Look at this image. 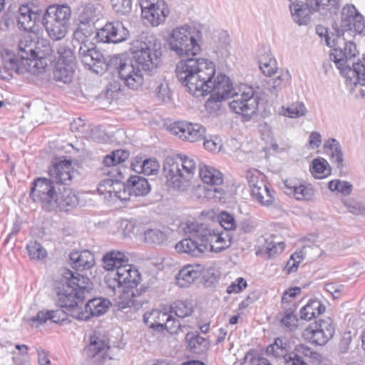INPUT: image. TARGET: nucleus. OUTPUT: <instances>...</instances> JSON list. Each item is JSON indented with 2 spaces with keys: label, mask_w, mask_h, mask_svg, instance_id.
Instances as JSON below:
<instances>
[{
  "label": "nucleus",
  "mask_w": 365,
  "mask_h": 365,
  "mask_svg": "<svg viewBox=\"0 0 365 365\" xmlns=\"http://www.w3.org/2000/svg\"><path fill=\"white\" fill-rule=\"evenodd\" d=\"M161 55V43L154 36L148 38L147 41L135 42L131 48V56L124 61L113 56L106 63L102 53L92 43L91 47L81 45L78 49L79 58L85 67L99 73L113 64L124 84L133 90H138L143 85L142 71L150 76L156 71Z\"/></svg>",
  "instance_id": "f257e3e1"
},
{
  "label": "nucleus",
  "mask_w": 365,
  "mask_h": 365,
  "mask_svg": "<svg viewBox=\"0 0 365 365\" xmlns=\"http://www.w3.org/2000/svg\"><path fill=\"white\" fill-rule=\"evenodd\" d=\"M175 71L179 81L187 88L190 93L197 97L232 84L225 74L220 73L216 76L215 65L205 58L181 60L176 65Z\"/></svg>",
  "instance_id": "f03ea898"
},
{
  "label": "nucleus",
  "mask_w": 365,
  "mask_h": 365,
  "mask_svg": "<svg viewBox=\"0 0 365 365\" xmlns=\"http://www.w3.org/2000/svg\"><path fill=\"white\" fill-rule=\"evenodd\" d=\"M52 47L48 43L36 42L31 36L21 38L18 43L17 54L6 52L3 56L4 68H0V78L9 79L14 73L24 75L31 72V63L34 68L38 67L39 61L51 57Z\"/></svg>",
  "instance_id": "7ed1b4c3"
},
{
  "label": "nucleus",
  "mask_w": 365,
  "mask_h": 365,
  "mask_svg": "<svg viewBox=\"0 0 365 365\" xmlns=\"http://www.w3.org/2000/svg\"><path fill=\"white\" fill-rule=\"evenodd\" d=\"M240 94L235 91L232 84L223 86V88L214 89L205 103L206 110L210 113L222 114L225 103L223 101L230 97L237 99L227 103L235 114H255L259 104V96L252 86L242 85L239 89Z\"/></svg>",
  "instance_id": "20e7f679"
},
{
  "label": "nucleus",
  "mask_w": 365,
  "mask_h": 365,
  "mask_svg": "<svg viewBox=\"0 0 365 365\" xmlns=\"http://www.w3.org/2000/svg\"><path fill=\"white\" fill-rule=\"evenodd\" d=\"M63 287L57 291V303L61 307L71 310L81 308L84 299L92 289L91 283L88 277L64 269L61 273Z\"/></svg>",
  "instance_id": "39448f33"
},
{
  "label": "nucleus",
  "mask_w": 365,
  "mask_h": 365,
  "mask_svg": "<svg viewBox=\"0 0 365 365\" xmlns=\"http://www.w3.org/2000/svg\"><path fill=\"white\" fill-rule=\"evenodd\" d=\"M129 157V153L123 150H116L103 158V164L105 166L104 173L111 178L103 180L98 187L100 195L106 199L113 200L116 190L122 187L120 179L123 173L121 164Z\"/></svg>",
  "instance_id": "423d86ee"
},
{
  "label": "nucleus",
  "mask_w": 365,
  "mask_h": 365,
  "mask_svg": "<svg viewBox=\"0 0 365 365\" xmlns=\"http://www.w3.org/2000/svg\"><path fill=\"white\" fill-rule=\"evenodd\" d=\"M195 171V161L186 155L168 156L164 163L167 182L175 190H184L193 178Z\"/></svg>",
  "instance_id": "0eeeda50"
},
{
  "label": "nucleus",
  "mask_w": 365,
  "mask_h": 365,
  "mask_svg": "<svg viewBox=\"0 0 365 365\" xmlns=\"http://www.w3.org/2000/svg\"><path fill=\"white\" fill-rule=\"evenodd\" d=\"M182 229L185 235L199 238L207 245V251L220 252L231 245V237L228 234L216 233L207 225L197 221H187Z\"/></svg>",
  "instance_id": "6e6552de"
},
{
  "label": "nucleus",
  "mask_w": 365,
  "mask_h": 365,
  "mask_svg": "<svg viewBox=\"0 0 365 365\" xmlns=\"http://www.w3.org/2000/svg\"><path fill=\"white\" fill-rule=\"evenodd\" d=\"M71 16V10L68 6H49L41 21L48 36L54 41L63 38L68 32Z\"/></svg>",
  "instance_id": "1a4fd4ad"
},
{
  "label": "nucleus",
  "mask_w": 365,
  "mask_h": 365,
  "mask_svg": "<svg viewBox=\"0 0 365 365\" xmlns=\"http://www.w3.org/2000/svg\"><path fill=\"white\" fill-rule=\"evenodd\" d=\"M195 31V28L188 26L173 29L168 41L170 49L180 56L199 53L201 48L194 35Z\"/></svg>",
  "instance_id": "9d476101"
},
{
  "label": "nucleus",
  "mask_w": 365,
  "mask_h": 365,
  "mask_svg": "<svg viewBox=\"0 0 365 365\" xmlns=\"http://www.w3.org/2000/svg\"><path fill=\"white\" fill-rule=\"evenodd\" d=\"M339 8V0H307L305 4L299 1L289 5L293 20L299 26L307 25L314 12Z\"/></svg>",
  "instance_id": "9b49d317"
},
{
  "label": "nucleus",
  "mask_w": 365,
  "mask_h": 365,
  "mask_svg": "<svg viewBox=\"0 0 365 365\" xmlns=\"http://www.w3.org/2000/svg\"><path fill=\"white\" fill-rule=\"evenodd\" d=\"M57 190L58 186L49 179L38 178L34 182L30 196L34 202L41 203L43 210L51 212L56 206Z\"/></svg>",
  "instance_id": "f8f14e48"
},
{
  "label": "nucleus",
  "mask_w": 365,
  "mask_h": 365,
  "mask_svg": "<svg viewBox=\"0 0 365 365\" xmlns=\"http://www.w3.org/2000/svg\"><path fill=\"white\" fill-rule=\"evenodd\" d=\"M163 126L173 135L182 140L194 143L205 139V128L199 123H192L184 120L170 121L165 120Z\"/></svg>",
  "instance_id": "ddd939ff"
},
{
  "label": "nucleus",
  "mask_w": 365,
  "mask_h": 365,
  "mask_svg": "<svg viewBox=\"0 0 365 365\" xmlns=\"http://www.w3.org/2000/svg\"><path fill=\"white\" fill-rule=\"evenodd\" d=\"M108 277V283L113 280L118 287L125 286L128 289V294L133 297L135 296V292L138 293V290L134 288L140 282V274L138 270L128 262L118 267L115 272H110Z\"/></svg>",
  "instance_id": "4468645a"
},
{
  "label": "nucleus",
  "mask_w": 365,
  "mask_h": 365,
  "mask_svg": "<svg viewBox=\"0 0 365 365\" xmlns=\"http://www.w3.org/2000/svg\"><path fill=\"white\" fill-rule=\"evenodd\" d=\"M344 48L339 46V41L336 38L332 40L333 50L334 52H330L329 58L333 61L340 71H351L349 66H346V61L354 58L359 52L356 50V46L354 42L346 41L343 38Z\"/></svg>",
  "instance_id": "2eb2a0df"
},
{
  "label": "nucleus",
  "mask_w": 365,
  "mask_h": 365,
  "mask_svg": "<svg viewBox=\"0 0 365 365\" xmlns=\"http://www.w3.org/2000/svg\"><path fill=\"white\" fill-rule=\"evenodd\" d=\"M128 30L120 21H109L99 29L96 34L98 42L118 43L128 39Z\"/></svg>",
  "instance_id": "dca6fc26"
},
{
  "label": "nucleus",
  "mask_w": 365,
  "mask_h": 365,
  "mask_svg": "<svg viewBox=\"0 0 365 365\" xmlns=\"http://www.w3.org/2000/svg\"><path fill=\"white\" fill-rule=\"evenodd\" d=\"M140 7L142 16L155 26L164 22L169 14L168 8L163 0L156 2L143 1L140 3Z\"/></svg>",
  "instance_id": "f3484780"
},
{
  "label": "nucleus",
  "mask_w": 365,
  "mask_h": 365,
  "mask_svg": "<svg viewBox=\"0 0 365 365\" xmlns=\"http://www.w3.org/2000/svg\"><path fill=\"white\" fill-rule=\"evenodd\" d=\"M110 302L108 299L104 298H94L88 300L83 309L76 308L73 310V317L82 321H87L92 317H98L105 314Z\"/></svg>",
  "instance_id": "a211bd4d"
},
{
  "label": "nucleus",
  "mask_w": 365,
  "mask_h": 365,
  "mask_svg": "<svg viewBox=\"0 0 365 365\" xmlns=\"http://www.w3.org/2000/svg\"><path fill=\"white\" fill-rule=\"evenodd\" d=\"M74 170L70 160H61L56 163L49 172V180L58 187L69 185L73 180Z\"/></svg>",
  "instance_id": "6ab92c4d"
},
{
  "label": "nucleus",
  "mask_w": 365,
  "mask_h": 365,
  "mask_svg": "<svg viewBox=\"0 0 365 365\" xmlns=\"http://www.w3.org/2000/svg\"><path fill=\"white\" fill-rule=\"evenodd\" d=\"M42 11H33L29 5H22L19 9L18 25L26 31H33L36 22L42 21Z\"/></svg>",
  "instance_id": "aec40b11"
},
{
  "label": "nucleus",
  "mask_w": 365,
  "mask_h": 365,
  "mask_svg": "<svg viewBox=\"0 0 365 365\" xmlns=\"http://www.w3.org/2000/svg\"><path fill=\"white\" fill-rule=\"evenodd\" d=\"M203 270L204 267L199 264L185 266L175 277L177 284L180 287H187L200 277Z\"/></svg>",
  "instance_id": "412c9836"
},
{
  "label": "nucleus",
  "mask_w": 365,
  "mask_h": 365,
  "mask_svg": "<svg viewBox=\"0 0 365 365\" xmlns=\"http://www.w3.org/2000/svg\"><path fill=\"white\" fill-rule=\"evenodd\" d=\"M285 192L293 195L298 200H310L314 195V190L310 185L299 183L294 180L284 181Z\"/></svg>",
  "instance_id": "4be33fe9"
},
{
  "label": "nucleus",
  "mask_w": 365,
  "mask_h": 365,
  "mask_svg": "<svg viewBox=\"0 0 365 365\" xmlns=\"http://www.w3.org/2000/svg\"><path fill=\"white\" fill-rule=\"evenodd\" d=\"M189 238L184 239L176 244L175 249L178 252L189 254L197 257L207 252V245L199 238L187 235Z\"/></svg>",
  "instance_id": "5701e85b"
},
{
  "label": "nucleus",
  "mask_w": 365,
  "mask_h": 365,
  "mask_svg": "<svg viewBox=\"0 0 365 365\" xmlns=\"http://www.w3.org/2000/svg\"><path fill=\"white\" fill-rule=\"evenodd\" d=\"M70 260L73 267L77 271H84L95 265V258L93 253L88 250L72 252Z\"/></svg>",
  "instance_id": "b1692460"
},
{
  "label": "nucleus",
  "mask_w": 365,
  "mask_h": 365,
  "mask_svg": "<svg viewBox=\"0 0 365 365\" xmlns=\"http://www.w3.org/2000/svg\"><path fill=\"white\" fill-rule=\"evenodd\" d=\"M129 261L124 252L119 250L108 252L102 258L103 267L105 269L115 272L118 267L123 266Z\"/></svg>",
  "instance_id": "393cba45"
},
{
  "label": "nucleus",
  "mask_w": 365,
  "mask_h": 365,
  "mask_svg": "<svg viewBox=\"0 0 365 365\" xmlns=\"http://www.w3.org/2000/svg\"><path fill=\"white\" fill-rule=\"evenodd\" d=\"M56 206L53 210L68 211L78 203V197L66 187H58Z\"/></svg>",
  "instance_id": "a878e982"
},
{
  "label": "nucleus",
  "mask_w": 365,
  "mask_h": 365,
  "mask_svg": "<svg viewBox=\"0 0 365 365\" xmlns=\"http://www.w3.org/2000/svg\"><path fill=\"white\" fill-rule=\"evenodd\" d=\"M66 319V314L61 309L51 310V311H40L38 312L36 317L30 319V323L31 326H36V327L46 323L48 320H51L54 323H61L65 321Z\"/></svg>",
  "instance_id": "bb28decb"
},
{
  "label": "nucleus",
  "mask_w": 365,
  "mask_h": 365,
  "mask_svg": "<svg viewBox=\"0 0 365 365\" xmlns=\"http://www.w3.org/2000/svg\"><path fill=\"white\" fill-rule=\"evenodd\" d=\"M200 177L205 184L212 186L220 185L223 182V175L222 173L215 168L202 165L200 166Z\"/></svg>",
  "instance_id": "cd10ccee"
},
{
  "label": "nucleus",
  "mask_w": 365,
  "mask_h": 365,
  "mask_svg": "<svg viewBox=\"0 0 365 365\" xmlns=\"http://www.w3.org/2000/svg\"><path fill=\"white\" fill-rule=\"evenodd\" d=\"M326 153L337 168L343 167L344 157L340 143L334 138L327 140L324 145Z\"/></svg>",
  "instance_id": "c85d7f7f"
},
{
  "label": "nucleus",
  "mask_w": 365,
  "mask_h": 365,
  "mask_svg": "<svg viewBox=\"0 0 365 365\" xmlns=\"http://www.w3.org/2000/svg\"><path fill=\"white\" fill-rule=\"evenodd\" d=\"M325 305L319 299H311L300 309V318L309 321L325 312Z\"/></svg>",
  "instance_id": "c756f323"
},
{
  "label": "nucleus",
  "mask_w": 365,
  "mask_h": 365,
  "mask_svg": "<svg viewBox=\"0 0 365 365\" xmlns=\"http://www.w3.org/2000/svg\"><path fill=\"white\" fill-rule=\"evenodd\" d=\"M128 189L134 196H145L150 192V185L146 178L133 175L128 180Z\"/></svg>",
  "instance_id": "7c9ffc66"
},
{
  "label": "nucleus",
  "mask_w": 365,
  "mask_h": 365,
  "mask_svg": "<svg viewBox=\"0 0 365 365\" xmlns=\"http://www.w3.org/2000/svg\"><path fill=\"white\" fill-rule=\"evenodd\" d=\"M75 66L62 63H56L53 69V78L56 82H61L64 84L71 83L74 74Z\"/></svg>",
  "instance_id": "2f4dec72"
},
{
  "label": "nucleus",
  "mask_w": 365,
  "mask_h": 365,
  "mask_svg": "<svg viewBox=\"0 0 365 365\" xmlns=\"http://www.w3.org/2000/svg\"><path fill=\"white\" fill-rule=\"evenodd\" d=\"M77 29L73 32V40L79 43L80 46L87 44L88 39L95 31V26L93 22H84L78 21Z\"/></svg>",
  "instance_id": "473e14b6"
},
{
  "label": "nucleus",
  "mask_w": 365,
  "mask_h": 365,
  "mask_svg": "<svg viewBox=\"0 0 365 365\" xmlns=\"http://www.w3.org/2000/svg\"><path fill=\"white\" fill-rule=\"evenodd\" d=\"M289 351V343L287 340L282 338H277L274 342L269 345L267 348L266 353L269 356L276 359H287Z\"/></svg>",
  "instance_id": "72a5a7b5"
},
{
  "label": "nucleus",
  "mask_w": 365,
  "mask_h": 365,
  "mask_svg": "<svg viewBox=\"0 0 365 365\" xmlns=\"http://www.w3.org/2000/svg\"><path fill=\"white\" fill-rule=\"evenodd\" d=\"M252 198L262 206H269L274 200L273 191L270 190L267 182L251 192Z\"/></svg>",
  "instance_id": "f704fd0d"
},
{
  "label": "nucleus",
  "mask_w": 365,
  "mask_h": 365,
  "mask_svg": "<svg viewBox=\"0 0 365 365\" xmlns=\"http://www.w3.org/2000/svg\"><path fill=\"white\" fill-rule=\"evenodd\" d=\"M131 166L134 170L146 175L157 174L160 168L158 161L154 158L144 160L141 163L138 161L133 162Z\"/></svg>",
  "instance_id": "c9c22d12"
},
{
  "label": "nucleus",
  "mask_w": 365,
  "mask_h": 365,
  "mask_svg": "<svg viewBox=\"0 0 365 365\" xmlns=\"http://www.w3.org/2000/svg\"><path fill=\"white\" fill-rule=\"evenodd\" d=\"M259 68L267 76H271L272 74L277 73V61L271 56V54L266 53L262 54L258 60Z\"/></svg>",
  "instance_id": "e433bc0d"
},
{
  "label": "nucleus",
  "mask_w": 365,
  "mask_h": 365,
  "mask_svg": "<svg viewBox=\"0 0 365 365\" xmlns=\"http://www.w3.org/2000/svg\"><path fill=\"white\" fill-rule=\"evenodd\" d=\"M284 309L285 310L281 319V324L289 331H294L298 327L299 322V319L294 313L297 307L295 304H293L292 307L289 308L284 307Z\"/></svg>",
  "instance_id": "4c0bfd02"
},
{
  "label": "nucleus",
  "mask_w": 365,
  "mask_h": 365,
  "mask_svg": "<svg viewBox=\"0 0 365 365\" xmlns=\"http://www.w3.org/2000/svg\"><path fill=\"white\" fill-rule=\"evenodd\" d=\"M303 336L304 338L320 346L326 344L330 340L329 337L324 336L321 329L314 328L313 324L304 330Z\"/></svg>",
  "instance_id": "58836bf2"
},
{
  "label": "nucleus",
  "mask_w": 365,
  "mask_h": 365,
  "mask_svg": "<svg viewBox=\"0 0 365 365\" xmlns=\"http://www.w3.org/2000/svg\"><path fill=\"white\" fill-rule=\"evenodd\" d=\"M53 53L56 52L58 55L56 63H62V64L69 63L75 66L76 57L73 51L64 44H59L55 49L52 48Z\"/></svg>",
  "instance_id": "ea45409f"
},
{
  "label": "nucleus",
  "mask_w": 365,
  "mask_h": 365,
  "mask_svg": "<svg viewBox=\"0 0 365 365\" xmlns=\"http://www.w3.org/2000/svg\"><path fill=\"white\" fill-rule=\"evenodd\" d=\"M310 172L315 178H323L330 173L329 163L322 158H316L312 161Z\"/></svg>",
  "instance_id": "a19ab883"
},
{
  "label": "nucleus",
  "mask_w": 365,
  "mask_h": 365,
  "mask_svg": "<svg viewBox=\"0 0 365 365\" xmlns=\"http://www.w3.org/2000/svg\"><path fill=\"white\" fill-rule=\"evenodd\" d=\"M246 178L250 192L267 182L266 176L257 169H250L246 173Z\"/></svg>",
  "instance_id": "79ce46f5"
},
{
  "label": "nucleus",
  "mask_w": 365,
  "mask_h": 365,
  "mask_svg": "<svg viewBox=\"0 0 365 365\" xmlns=\"http://www.w3.org/2000/svg\"><path fill=\"white\" fill-rule=\"evenodd\" d=\"M194 312V307L191 302L178 301L171 306V313H174L180 318L190 316Z\"/></svg>",
  "instance_id": "37998d69"
},
{
  "label": "nucleus",
  "mask_w": 365,
  "mask_h": 365,
  "mask_svg": "<svg viewBox=\"0 0 365 365\" xmlns=\"http://www.w3.org/2000/svg\"><path fill=\"white\" fill-rule=\"evenodd\" d=\"M108 349V344L98 336L93 335L91 336L90 344L86 349V351L89 356L94 357L98 353Z\"/></svg>",
  "instance_id": "c03bdc74"
},
{
  "label": "nucleus",
  "mask_w": 365,
  "mask_h": 365,
  "mask_svg": "<svg viewBox=\"0 0 365 365\" xmlns=\"http://www.w3.org/2000/svg\"><path fill=\"white\" fill-rule=\"evenodd\" d=\"M354 76L356 77V81L354 84L359 83L361 86H365V53H363L361 60H359L356 63H353V69L351 71Z\"/></svg>",
  "instance_id": "a18cd8bd"
},
{
  "label": "nucleus",
  "mask_w": 365,
  "mask_h": 365,
  "mask_svg": "<svg viewBox=\"0 0 365 365\" xmlns=\"http://www.w3.org/2000/svg\"><path fill=\"white\" fill-rule=\"evenodd\" d=\"M289 77L290 76L287 71H281L275 78L271 79L268 82V90L269 92L277 95L282 90L283 84L289 80Z\"/></svg>",
  "instance_id": "49530a36"
},
{
  "label": "nucleus",
  "mask_w": 365,
  "mask_h": 365,
  "mask_svg": "<svg viewBox=\"0 0 365 365\" xmlns=\"http://www.w3.org/2000/svg\"><path fill=\"white\" fill-rule=\"evenodd\" d=\"M328 187L331 191H337L344 196L349 195L353 190V185L349 182L340 180H331Z\"/></svg>",
  "instance_id": "de8ad7c7"
},
{
  "label": "nucleus",
  "mask_w": 365,
  "mask_h": 365,
  "mask_svg": "<svg viewBox=\"0 0 365 365\" xmlns=\"http://www.w3.org/2000/svg\"><path fill=\"white\" fill-rule=\"evenodd\" d=\"M29 255L31 259L40 260L46 257V250L36 241H31L26 246Z\"/></svg>",
  "instance_id": "09e8293b"
},
{
  "label": "nucleus",
  "mask_w": 365,
  "mask_h": 365,
  "mask_svg": "<svg viewBox=\"0 0 365 365\" xmlns=\"http://www.w3.org/2000/svg\"><path fill=\"white\" fill-rule=\"evenodd\" d=\"M144 238L148 243L160 245L166 241L167 236L158 229H150L144 232Z\"/></svg>",
  "instance_id": "8fccbe9b"
},
{
  "label": "nucleus",
  "mask_w": 365,
  "mask_h": 365,
  "mask_svg": "<svg viewBox=\"0 0 365 365\" xmlns=\"http://www.w3.org/2000/svg\"><path fill=\"white\" fill-rule=\"evenodd\" d=\"M360 13L356 10L355 6L352 4L346 5L344 6L341 11V26L345 29H350V25L351 24L352 17H355L356 14Z\"/></svg>",
  "instance_id": "3c124183"
},
{
  "label": "nucleus",
  "mask_w": 365,
  "mask_h": 365,
  "mask_svg": "<svg viewBox=\"0 0 365 365\" xmlns=\"http://www.w3.org/2000/svg\"><path fill=\"white\" fill-rule=\"evenodd\" d=\"M172 93L166 81L158 83L155 88V97L158 101L168 103L171 100Z\"/></svg>",
  "instance_id": "603ef678"
},
{
  "label": "nucleus",
  "mask_w": 365,
  "mask_h": 365,
  "mask_svg": "<svg viewBox=\"0 0 365 365\" xmlns=\"http://www.w3.org/2000/svg\"><path fill=\"white\" fill-rule=\"evenodd\" d=\"M313 327L315 329H321L324 336L329 337L330 339L332 338L335 331L332 319L329 317L316 322L313 324Z\"/></svg>",
  "instance_id": "864d4df0"
},
{
  "label": "nucleus",
  "mask_w": 365,
  "mask_h": 365,
  "mask_svg": "<svg viewBox=\"0 0 365 365\" xmlns=\"http://www.w3.org/2000/svg\"><path fill=\"white\" fill-rule=\"evenodd\" d=\"M343 205L348 211L356 215L365 213V205L361 202H358L353 198H348L342 200Z\"/></svg>",
  "instance_id": "5fc2aeb1"
},
{
  "label": "nucleus",
  "mask_w": 365,
  "mask_h": 365,
  "mask_svg": "<svg viewBox=\"0 0 365 365\" xmlns=\"http://www.w3.org/2000/svg\"><path fill=\"white\" fill-rule=\"evenodd\" d=\"M218 220L220 225L225 230H235L237 227V225L233 215L223 211L218 216Z\"/></svg>",
  "instance_id": "6e6d98bb"
},
{
  "label": "nucleus",
  "mask_w": 365,
  "mask_h": 365,
  "mask_svg": "<svg viewBox=\"0 0 365 365\" xmlns=\"http://www.w3.org/2000/svg\"><path fill=\"white\" fill-rule=\"evenodd\" d=\"M145 314L144 315V321L145 322H148V319L150 318H153L154 320V323L157 326L165 327L166 322H168L170 314L166 312H161L158 310H154L152 312L148 314Z\"/></svg>",
  "instance_id": "4d7b16f0"
},
{
  "label": "nucleus",
  "mask_w": 365,
  "mask_h": 365,
  "mask_svg": "<svg viewBox=\"0 0 365 365\" xmlns=\"http://www.w3.org/2000/svg\"><path fill=\"white\" fill-rule=\"evenodd\" d=\"M113 9L119 15H127L132 9V0H110Z\"/></svg>",
  "instance_id": "13d9d810"
},
{
  "label": "nucleus",
  "mask_w": 365,
  "mask_h": 365,
  "mask_svg": "<svg viewBox=\"0 0 365 365\" xmlns=\"http://www.w3.org/2000/svg\"><path fill=\"white\" fill-rule=\"evenodd\" d=\"M304 259L303 252L302 251L296 252L292 254L287 261L284 267V271L287 274L294 272L297 270L299 264Z\"/></svg>",
  "instance_id": "bf43d9fd"
},
{
  "label": "nucleus",
  "mask_w": 365,
  "mask_h": 365,
  "mask_svg": "<svg viewBox=\"0 0 365 365\" xmlns=\"http://www.w3.org/2000/svg\"><path fill=\"white\" fill-rule=\"evenodd\" d=\"M96 17V9L93 4H88L83 7L78 21L94 23Z\"/></svg>",
  "instance_id": "052dcab7"
},
{
  "label": "nucleus",
  "mask_w": 365,
  "mask_h": 365,
  "mask_svg": "<svg viewBox=\"0 0 365 365\" xmlns=\"http://www.w3.org/2000/svg\"><path fill=\"white\" fill-rule=\"evenodd\" d=\"M282 109L285 110L287 114H306L307 113V110L303 102L297 101L292 103L289 106H282Z\"/></svg>",
  "instance_id": "680f3d73"
},
{
  "label": "nucleus",
  "mask_w": 365,
  "mask_h": 365,
  "mask_svg": "<svg viewBox=\"0 0 365 365\" xmlns=\"http://www.w3.org/2000/svg\"><path fill=\"white\" fill-rule=\"evenodd\" d=\"M186 339L189 341V346L194 352L200 351L198 346L202 345L205 347L207 345V341L205 339L198 335L193 336V334L190 335L188 334L186 336Z\"/></svg>",
  "instance_id": "e2e57ef3"
},
{
  "label": "nucleus",
  "mask_w": 365,
  "mask_h": 365,
  "mask_svg": "<svg viewBox=\"0 0 365 365\" xmlns=\"http://www.w3.org/2000/svg\"><path fill=\"white\" fill-rule=\"evenodd\" d=\"M204 140V147L206 150L211 152H219L221 150L222 143L219 137L215 136L211 139H206L205 138Z\"/></svg>",
  "instance_id": "0e129e2a"
},
{
  "label": "nucleus",
  "mask_w": 365,
  "mask_h": 365,
  "mask_svg": "<svg viewBox=\"0 0 365 365\" xmlns=\"http://www.w3.org/2000/svg\"><path fill=\"white\" fill-rule=\"evenodd\" d=\"M86 133L88 137L98 140L104 134V131L102 130L101 126L95 125H88V128L83 131Z\"/></svg>",
  "instance_id": "69168bd1"
},
{
  "label": "nucleus",
  "mask_w": 365,
  "mask_h": 365,
  "mask_svg": "<svg viewBox=\"0 0 365 365\" xmlns=\"http://www.w3.org/2000/svg\"><path fill=\"white\" fill-rule=\"evenodd\" d=\"M365 29L364 19V16L359 14H356L355 17H352L351 24L350 25V30L361 34L364 32Z\"/></svg>",
  "instance_id": "338daca9"
},
{
  "label": "nucleus",
  "mask_w": 365,
  "mask_h": 365,
  "mask_svg": "<svg viewBox=\"0 0 365 365\" xmlns=\"http://www.w3.org/2000/svg\"><path fill=\"white\" fill-rule=\"evenodd\" d=\"M246 280L242 277H239L235 282H233L230 286L227 287V292L228 294L239 293L242 289L246 288Z\"/></svg>",
  "instance_id": "774afa93"
}]
</instances>
